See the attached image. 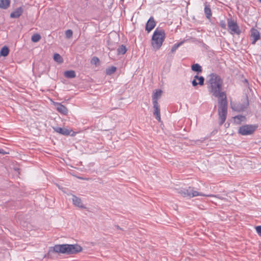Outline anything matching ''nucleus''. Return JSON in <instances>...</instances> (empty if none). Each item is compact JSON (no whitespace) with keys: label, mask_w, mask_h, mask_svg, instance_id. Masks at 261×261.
<instances>
[{"label":"nucleus","mask_w":261,"mask_h":261,"mask_svg":"<svg viewBox=\"0 0 261 261\" xmlns=\"http://www.w3.org/2000/svg\"><path fill=\"white\" fill-rule=\"evenodd\" d=\"M9 49L8 47L5 46L2 47L0 51V56L3 57H6L8 55Z\"/></svg>","instance_id":"4be33fe9"},{"label":"nucleus","mask_w":261,"mask_h":261,"mask_svg":"<svg viewBox=\"0 0 261 261\" xmlns=\"http://www.w3.org/2000/svg\"><path fill=\"white\" fill-rule=\"evenodd\" d=\"M184 43L183 41H181L178 43H176L172 47L171 49V52L173 53L174 52H175L176 51V50L178 48V47H179L182 44V43Z\"/></svg>","instance_id":"a878e982"},{"label":"nucleus","mask_w":261,"mask_h":261,"mask_svg":"<svg viewBox=\"0 0 261 261\" xmlns=\"http://www.w3.org/2000/svg\"><path fill=\"white\" fill-rule=\"evenodd\" d=\"M251 37L252 38V44H254L255 42L260 39V34L255 29L252 28L251 31Z\"/></svg>","instance_id":"9b49d317"},{"label":"nucleus","mask_w":261,"mask_h":261,"mask_svg":"<svg viewBox=\"0 0 261 261\" xmlns=\"http://www.w3.org/2000/svg\"><path fill=\"white\" fill-rule=\"evenodd\" d=\"M258 1H259V2H260L261 3V0H258Z\"/></svg>","instance_id":"4c0bfd02"},{"label":"nucleus","mask_w":261,"mask_h":261,"mask_svg":"<svg viewBox=\"0 0 261 261\" xmlns=\"http://www.w3.org/2000/svg\"><path fill=\"white\" fill-rule=\"evenodd\" d=\"M199 77V76L198 75H196L194 77V80L196 81V80H198Z\"/></svg>","instance_id":"f704fd0d"},{"label":"nucleus","mask_w":261,"mask_h":261,"mask_svg":"<svg viewBox=\"0 0 261 261\" xmlns=\"http://www.w3.org/2000/svg\"><path fill=\"white\" fill-rule=\"evenodd\" d=\"M156 22L154 20V18L151 16L149 18L147 21L145 25V30L149 33L155 26Z\"/></svg>","instance_id":"1a4fd4ad"},{"label":"nucleus","mask_w":261,"mask_h":261,"mask_svg":"<svg viewBox=\"0 0 261 261\" xmlns=\"http://www.w3.org/2000/svg\"><path fill=\"white\" fill-rule=\"evenodd\" d=\"M220 25L222 28L225 29L226 27L225 22L224 21H221L220 22Z\"/></svg>","instance_id":"2f4dec72"},{"label":"nucleus","mask_w":261,"mask_h":261,"mask_svg":"<svg viewBox=\"0 0 261 261\" xmlns=\"http://www.w3.org/2000/svg\"><path fill=\"white\" fill-rule=\"evenodd\" d=\"M246 101L244 103H238L234 105H231V108L232 110L238 112L243 111L249 105V100L248 97H246Z\"/></svg>","instance_id":"0eeeda50"},{"label":"nucleus","mask_w":261,"mask_h":261,"mask_svg":"<svg viewBox=\"0 0 261 261\" xmlns=\"http://www.w3.org/2000/svg\"><path fill=\"white\" fill-rule=\"evenodd\" d=\"M187 197L190 198L197 196H208V197H217L215 195H205L202 194L201 193L198 192L197 191H194V188L191 187H189L188 189H187Z\"/></svg>","instance_id":"423d86ee"},{"label":"nucleus","mask_w":261,"mask_h":261,"mask_svg":"<svg viewBox=\"0 0 261 261\" xmlns=\"http://www.w3.org/2000/svg\"><path fill=\"white\" fill-rule=\"evenodd\" d=\"M178 193L184 197H187V189H181L178 190Z\"/></svg>","instance_id":"bb28decb"},{"label":"nucleus","mask_w":261,"mask_h":261,"mask_svg":"<svg viewBox=\"0 0 261 261\" xmlns=\"http://www.w3.org/2000/svg\"><path fill=\"white\" fill-rule=\"evenodd\" d=\"M191 69L193 71L197 72V73L201 72L202 71L201 66L197 63L192 65Z\"/></svg>","instance_id":"aec40b11"},{"label":"nucleus","mask_w":261,"mask_h":261,"mask_svg":"<svg viewBox=\"0 0 261 261\" xmlns=\"http://www.w3.org/2000/svg\"><path fill=\"white\" fill-rule=\"evenodd\" d=\"M57 110L61 114H64V115H67L68 113V109L67 108L64 106V105L61 104V103H57Z\"/></svg>","instance_id":"4468645a"},{"label":"nucleus","mask_w":261,"mask_h":261,"mask_svg":"<svg viewBox=\"0 0 261 261\" xmlns=\"http://www.w3.org/2000/svg\"><path fill=\"white\" fill-rule=\"evenodd\" d=\"M165 39V31L161 28H156L153 32L151 38V45L153 49L158 50L160 48Z\"/></svg>","instance_id":"7ed1b4c3"},{"label":"nucleus","mask_w":261,"mask_h":261,"mask_svg":"<svg viewBox=\"0 0 261 261\" xmlns=\"http://www.w3.org/2000/svg\"><path fill=\"white\" fill-rule=\"evenodd\" d=\"M72 202L73 204L76 206L82 208H86V207L83 204L81 199L74 195H72Z\"/></svg>","instance_id":"ddd939ff"},{"label":"nucleus","mask_w":261,"mask_h":261,"mask_svg":"<svg viewBox=\"0 0 261 261\" xmlns=\"http://www.w3.org/2000/svg\"><path fill=\"white\" fill-rule=\"evenodd\" d=\"M234 122L237 124H240L241 122L244 121L246 120V117L244 116L240 115L236 116L233 117Z\"/></svg>","instance_id":"a211bd4d"},{"label":"nucleus","mask_w":261,"mask_h":261,"mask_svg":"<svg viewBox=\"0 0 261 261\" xmlns=\"http://www.w3.org/2000/svg\"><path fill=\"white\" fill-rule=\"evenodd\" d=\"M153 108L154 109L153 114L155 118L159 121H161L160 108L158 102L153 103Z\"/></svg>","instance_id":"9d476101"},{"label":"nucleus","mask_w":261,"mask_h":261,"mask_svg":"<svg viewBox=\"0 0 261 261\" xmlns=\"http://www.w3.org/2000/svg\"><path fill=\"white\" fill-rule=\"evenodd\" d=\"M64 75L67 78H74L76 76L75 72L73 70H67L65 71Z\"/></svg>","instance_id":"6ab92c4d"},{"label":"nucleus","mask_w":261,"mask_h":261,"mask_svg":"<svg viewBox=\"0 0 261 261\" xmlns=\"http://www.w3.org/2000/svg\"><path fill=\"white\" fill-rule=\"evenodd\" d=\"M0 153H1L2 154H7L8 153L6 151H5L4 149H0Z\"/></svg>","instance_id":"72a5a7b5"},{"label":"nucleus","mask_w":261,"mask_h":261,"mask_svg":"<svg viewBox=\"0 0 261 261\" xmlns=\"http://www.w3.org/2000/svg\"><path fill=\"white\" fill-rule=\"evenodd\" d=\"M10 0H0V8L7 9L10 4Z\"/></svg>","instance_id":"f3484780"},{"label":"nucleus","mask_w":261,"mask_h":261,"mask_svg":"<svg viewBox=\"0 0 261 261\" xmlns=\"http://www.w3.org/2000/svg\"><path fill=\"white\" fill-rule=\"evenodd\" d=\"M245 82L246 83H247V84H248V81L247 80H245Z\"/></svg>","instance_id":"e433bc0d"},{"label":"nucleus","mask_w":261,"mask_h":261,"mask_svg":"<svg viewBox=\"0 0 261 261\" xmlns=\"http://www.w3.org/2000/svg\"><path fill=\"white\" fill-rule=\"evenodd\" d=\"M162 91L160 89L156 90L152 95V102H158V100L161 97Z\"/></svg>","instance_id":"dca6fc26"},{"label":"nucleus","mask_w":261,"mask_h":261,"mask_svg":"<svg viewBox=\"0 0 261 261\" xmlns=\"http://www.w3.org/2000/svg\"><path fill=\"white\" fill-rule=\"evenodd\" d=\"M41 36L39 34H35L32 36L31 40L34 42H37L41 39Z\"/></svg>","instance_id":"393cba45"},{"label":"nucleus","mask_w":261,"mask_h":261,"mask_svg":"<svg viewBox=\"0 0 261 261\" xmlns=\"http://www.w3.org/2000/svg\"><path fill=\"white\" fill-rule=\"evenodd\" d=\"M227 26L229 30L231 31V34H240L241 31L239 29V26L238 25L237 22L234 20H232L231 19H228Z\"/></svg>","instance_id":"39448f33"},{"label":"nucleus","mask_w":261,"mask_h":261,"mask_svg":"<svg viewBox=\"0 0 261 261\" xmlns=\"http://www.w3.org/2000/svg\"><path fill=\"white\" fill-rule=\"evenodd\" d=\"M73 32L71 30H67L65 31V36L67 39H70L72 37Z\"/></svg>","instance_id":"c85d7f7f"},{"label":"nucleus","mask_w":261,"mask_h":261,"mask_svg":"<svg viewBox=\"0 0 261 261\" xmlns=\"http://www.w3.org/2000/svg\"><path fill=\"white\" fill-rule=\"evenodd\" d=\"M208 84L209 92L218 99V112L219 115V124L222 125L225 121L227 114L228 103L226 93L222 91L223 80L216 73L210 75Z\"/></svg>","instance_id":"f257e3e1"},{"label":"nucleus","mask_w":261,"mask_h":261,"mask_svg":"<svg viewBox=\"0 0 261 261\" xmlns=\"http://www.w3.org/2000/svg\"><path fill=\"white\" fill-rule=\"evenodd\" d=\"M54 59L55 61L59 63H62L63 62V60L62 57L57 53H55L54 55Z\"/></svg>","instance_id":"b1692460"},{"label":"nucleus","mask_w":261,"mask_h":261,"mask_svg":"<svg viewBox=\"0 0 261 261\" xmlns=\"http://www.w3.org/2000/svg\"><path fill=\"white\" fill-rule=\"evenodd\" d=\"M99 60L97 57H93L91 60V64L97 65L99 63Z\"/></svg>","instance_id":"cd10ccee"},{"label":"nucleus","mask_w":261,"mask_h":261,"mask_svg":"<svg viewBox=\"0 0 261 261\" xmlns=\"http://www.w3.org/2000/svg\"><path fill=\"white\" fill-rule=\"evenodd\" d=\"M54 130L57 133H58L61 135L64 136H69L71 135V136H73L74 135L75 133L73 132L71 129H68L66 128H61L60 127H56L53 128Z\"/></svg>","instance_id":"6e6552de"},{"label":"nucleus","mask_w":261,"mask_h":261,"mask_svg":"<svg viewBox=\"0 0 261 261\" xmlns=\"http://www.w3.org/2000/svg\"><path fill=\"white\" fill-rule=\"evenodd\" d=\"M23 12V8L21 7H18L10 14V17L12 18H19Z\"/></svg>","instance_id":"f8f14e48"},{"label":"nucleus","mask_w":261,"mask_h":261,"mask_svg":"<svg viewBox=\"0 0 261 261\" xmlns=\"http://www.w3.org/2000/svg\"><path fill=\"white\" fill-rule=\"evenodd\" d=\"M116 67L113 66L109 67L106 69V73L107 75H111L116 71Z\"/></svg>","instance_id":"5701e85b"},{"label":"nucleus","mask_w":261,"mask_h":261,"mask_svg":"<svg viewBox=\"0 0 261 261\" xmlns=\"http://www.w3.org/2000/svg\"><path fill=\"white\" fill-rule=\"evenodd\" d=\"M204 6V13L205 14L206 17L208 19H210L212 15L210 5L207 4V3H205Z\"/></svg>","instance_id":"2eb2a0df"},{"label":"nucleus","mask_w":261,"mask_h":261,"mask_svg":"<svg viewBox=\"0 0 261 261\" xmlns=\"http://www.w3.org/2000/svg\"><path fill=\"white\" fill-rule=\"evenodd\" d=\"M258 127L256 124H246L240 127L239 133L243 136H247L252 134Z\"/></svg>","instance_id":"20e7f679"},{"label":"nucleus","mask_w":261,"mask_h":261,"mask_svg":"<svg viewBox=\"0 0 261 261\" xmlns=\"http://www.w3.org/2000/svg\"><path fill=\"white\" fill-rule=\"evenodd\" d=\"M199 82H198V84L200 86H202L204 85V78L202 76H199V77L198 78V79Z\"/></svg>","instance_id":"c756f323"},{"label":"nucleus","mask_w":261,"mask_h":261,"mask_svg":"<svg viewBox=\"0 0 261 261\" xmlns=\"http://www.w3.org/2000/svg\"><path fill=\"white\" fill-rule=\"evenodd\" d=\"M192 84L193 86L195 87L198 84V83H197L195 80H193L192 82Z\"/></svg>","instance_id":"473e14b6"},{"label":"nucleus","mask_w":261,"mask_h":261,"mask_svg":"<svg viewBox=\"0 0 261 261\" xmlns=\"http://www.w3.org/2000/svg\"><path fill=\"white\" fill-rule=\"evenodd\" d=\"M255 229L258 234L261 237V226H257L255 227Z\"/></svg>","instance_id":"7c9ffc66"},{"label":"nucleus","mask_w":261,"mask_h":261,"mask_svg":"<svg viewBox=\"0 0 261 261\" xmlns=\"http://www.w3.org/2000/svg\"><path fill=\"white\" fill-rule=\"evenodd\" d=\"M82 247L78 244L56 245L53 248V251L67 254H75L82 251Z\"/></svg>","instance_id":"f03ea898"},{"label":"nucleus","mask_w":261,"mask_h":261,"mask_svg":"<svg viewBox=\"0 0 261 261\" xmlns=\"http://www.w3.org/2000/svg\"><path fill=\"white\" fill-rule=\"evenodd\" d=\"M115 227L118 229H121V228L118 225H116Z\"/></svg>","instance_id":"c9c22d12"},{"label":"nucleus","mask_w":261,"mask_h":261,"mask_svg":"<svg viewBox=\"0 0 261 261\" xmlns=\"http://www.w3.org/2000/svg\"><path fill=\"white\" fill-rule=\"evenodd\" d=\"M117 51L118 55H124L126 53L127 49L125 45H121L119 46V47L117 48Z\"/></svg>","instance_id":"412c9836"}]
</instances>
